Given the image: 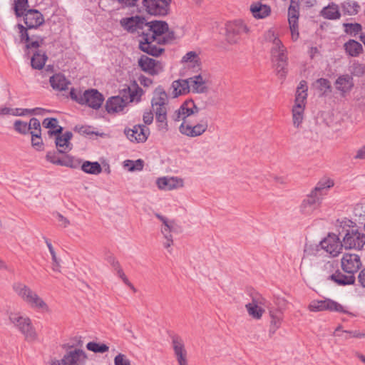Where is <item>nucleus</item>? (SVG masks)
Masks as SVG:
<instances>
[{
	"instance_id": "obj_48",
	"label": "nucleus",
	"mask_w": 365,
	"mask_h": 365,
	"mask_svg": "<svg viewBox=\"0 0 365 365\" xmlns=\"http://www.w3.org/2000/svg\"><path fill=\"white\" fill-rule=\"evenodd\" d=\"M86 349L94 353H105L108 351L109 347L105 344H99L95 341H90L86 344Z\"/></svg>"
},
{
	"instance_id": "obj_26",
	"label": "nucleus",
	"mask_w": 365,
	"mask_h": 365,
	"mask_svg": "<svg viewBox=\"0 0 365 365\" xmlns=\"http://www.w3.org/2000/svg\"><path fill=\"white\" fill-rule=\"evenodd\" d=\"M250 11L256 19H264L269 16L271 9L269 6L261 2H254L250 5Z\"/></svg>"
},
{
	"instance_id": "obj_7",
	"label": "nucleus",
	"mask_w": 365,
	"mask_h": 365,
	"mask_svg": "<svg viewBox=\"0 0 365 365\" xmlns=\"http://www.w3.org/2000/svg\"><path fill=\"white\" fill-rule=\"evenodd\" d=\"M8 318L11 324L17 329L28 341L37 339L38 334L29 317L19 312H8Z\"/></svg>"
},
{
	"instance_id": "obj_43",
	"label": "nucleus",
	"mask_w": 365,
	"mask_h": 365,
	"mask_svg": "<svg viewBox=\"0 0 365 365\" xmlns=\"http://www.w3.org/2000/svg\"><path fill=\"white\" fill-rule=\"evenodd\" d=\"M81 170L86 173L98 175L101 173L102 168L98 162L85 161L81 165Z\"/></svg>"
},
{
	"instance_id": "obj_60",
	"label": "nucleus",
	"mask_w": 365,
	"mask_h": 365,
	"mask_svg": "<svg viewBox=\"0 0 365 365\" xmlns=\"http://www.w3.org/2000/svg\"><path fill=\"white\" fill-rule=\"evenodd\" d=\"M115 365H130L129 359L125 354H118L114 359Z\"/></svg>"
},
{
	"instance_id": "obj_16",
	"label": "nucleus",
	"mask_w": 365,
	"mask_h": 365,
	"mask_svg": "<svg viewBox=\"0 0 365 365\" xmlns=\"http://www.w3.org/2000/svg\"><path fill=\"white\" fill-rule=\"evenodd\" d=\"M171 0H143L146 11L151 15L164 16L168 14Z\"/></svg>"
},
{
	"instance_id": "obj_35",
	"label": "nucleus",
	"mask_w": 365,
	"mask_h": 365,
	"mask_svg": "<svg viewBox=\"0 0 365 365\" xmlns=\"http://www.w3.org/2000/svg\"><path fill=\"white\" fill-rule=\"evenodd\" d=\"M154 43H156V41H145L143 38L140 41L139 46L143 51L150 55L157 56L163 51V49L157 46Z\"/></svg>"
},
{
	"instance_id": "obj_44",
	"label": "nucleus",
	"mask_w": 365,
	"mask_h": 365,
	"mask_svg": "<svg viewBox=\"0 0 365 365\" xmlns=\"http://www.w3.org/2000/svg\"><path fill=\"white\" fill-rule=\"evenodd\" d=\"M47 60V56L44 53L36 52L31 58V64L34 69H41Z\"/></svg>"
},
{
	"instance_id": "obj_51",
	"label": "nucleus",
	"mask_w": 365,
	"mask_h": 365,
	"mask_svg": "<svg viewBox=\"0 0 365 365\" xmlns=\"http://www.w3.org/2000/svg\"><path fill=\"white\" fill-rule=\"evenodd\" d=\"M343 26L344 28V31L350 35H356L358 33H359L362 29L361 25L358 23H344L343 24Z\"/></svg>"
},
{
	"instance_id": "obj_23",
	"label": "nucleus",
	"mask_w": 365,
	"mask_h": 365,
	"mask_svg": "<svg viewBox=\"0 0 365 365\" xmlns=\"http://www.w3.org/2000/svg\"><path fill=\"white\" fill-rule=\"evenodd\" d=\"M152 108L155 114L158 129L163 133L167 132L168 130L167 106H152Z\"/></svg>"
},
{
	"instance_id": "obj_15",
	"label": "nucleus",
	"mask_w": 365,
	"mask_h": 365,
	"mask_svg": "<svg viewBox=\"0 0 365 365\" xmlns=\"http://www.w3.org/2000/svg\"><path fill=\"white\" fill-rule=\"evenodd\" d=\"M128 139L133 143H144L150 135V129L143 124L135 125L133 128L125 129L124 131Z\"/></svg>"
},
{
	"instance_id": "obj_61",
	"label": "nucleus",
	"mask_w": 365,
	"mask_h": 365,
	"mask_svg": "<svg viewBox=\"0 0 365 365\" xmlns=\"http://www.w3.org/2000/svg\"><path fill=\"white\" fill-rule=\"evenodd\" d=\"M143 120L145 125H150L153 121V113L151 110H145L143 115Z\"/></svg>"
},
{
	"instance_id": "obj_58",
	"label": "nucleus",
	"mask_w": 365,
	"mask_h": 365,
	"mask_svg": "<svg viewBox=\"0 0 365 365\" xmlns=\"http://www.w3.org/2000/svg\"><path fill=\"white\" fill-rule=\"evenodd\" d=\"M352 74L356 76H361L365 73V66L362 63H355L352 66Z\"/></svg>"
},
{
	"instance_id": "obj_25",
	"label": "nucleus",
	"mask_w": 365,
	"mask_h": 365,
	"mask_svg": "<svg viewBox=\"0 0 365 365\" xmlns=\"http://www.w3.org/2000/svg\"><path fill=\"white\" fill-rule=\"evenodd\" d=\"M72 133L71 132L56 135L55 143L58 153H66L71 150L72 145L70 143Z\"/></svg>"
},
{
	"instance_id": "obj_17",
	"label": "nucleus",
	"mask_w": 365,
	"mask_h": 365,
	"mask_svg": "<svg viewBox=\"0 0 365 365\" xmlns=\"http://www.w3.org/2000/svg\"><path fill=\"white\" fill-rule=\"evenodd\" d=\"M138 65L143 71L152 76L158 75L163 71V65L160 61L145 55L139 58Z\"/></svg>"
},
{
	"instance_id": "obj_45",
	"label": "nucleus",
	"mask_w": 365,
	"mask_h": 365,
	"mask_svg": "<svg viewBox=\"0 0 365 365\" xmlns=\"http://www.w3.org/2000/svg\"><path fill=\"white\" fill-rule=\"evenodd\" d=\"M324 311L336 312L342 313L346 312V310L344 309V307L337 302L329 298L324 299Z\"/></svg>"
},
{
	"instance_id": "obj_14",
	"label": "nucleus",
	"mask_w": 365,
	"mask_h": 365,
	"mask_svg": "<svg viewBox=\"0 0 365 365\" xmlns=\"http://www.w3.org/2000/svg\"><path fill=\"white\" fill-rule=\"evenodd\" d=\"M342 243L346 250H361L365 245V234L356 229L349 230L343 237Z\"/></svg>"
},
{
	"instance_id": "obj_39",
	"label": "nucleus",
	"mask_w": 365,
	"mask_h": 365,
	"mask_svg": "<svg viewBox=\"0 0 365 365\" xmlns=\"http://www.w3.org/2000/svg\"><path fill=\"white\" fill-rule=\"evenodd\" d=\"M58 122L56 118H47L43 120L42 125L46 128L54 129L53 130H51L48 132V135L50 136H52V135H56L57 134L62 133L63 128L61 126L58 125Z\"/></svg>"
},
{
	"instance_id": "obj_63",
	"label": "nucleus",
	"mask_w": 365,
	"mask_h": 365,
	"mask_svg": "<svg viewBox=\"0 0 365 365\" xmlns=\"http://www.w3.org/2000/svg\"><path fill=\"white\" fill-rule=\"evenodd\" d=\"M356 160H364L365 159V145L359 148L354 156Z\"/></svg>"
},
{
	"instance_id": "obj_49",
	"label": "nucleus",
	"mask_w": 365,
	"mask_h": 365,
	"mask_svg": "<svg viewBox=\"0 0 365 365\" xmlns=\"http://www.w3.org/2000/svg\"><path fill=\"white\" fill-rule=\"evenodd\" d=\"M21 33V38L22 39H26L27 44L26 48H37L40 46L41 43H42L43 40L41 39L40 41H30L29 36L25 30L24 27L22 25H19Z\"/></svg>"
},
{
	"instance_id": "obj_29",
	"label": "nucleus",
	"mask_w": 365,
	"mask_h": 365,
	"mask_svg": "<svg viewBox=\"0 0 365 365\" xmlns=\"http://www.w3.org/2000/svg\"><path fill=\"white\" fill-rule=\"evenodd\" d=\"M339 9L340 6L334 2H331L322 9L320 14L324 19L329 20H337L341 16Z\"/></svg>"
},
{
	"instance_id": "obj_18",
	"label": "nucleus",
	"mask_w": 365,
	"mask_h": 365,
	"mask_svg": "<svg viewBox=\"0 0 365 365\" xmlns=\"http://www.w3.org/2000/svg\"><path fill=\"white\" fill-rule=\"evenodd\" d=\"M361 265L360 257L356 254L345 253L341 259V269L347 274H354Z\"/></svg>"
},
{
	"instance_id": "obj_56",
	"label": "nucleus",
	"mask_w": 365,
	"mask_h": 365,
	"mask_svg": "<svg viewBox=\"0 0 365 365\" xmlns=\"http://www.w3.org/2000/svg\"><path fill=\"white\" fill-rule=\"evenodd\" d=\"M31 144L32 146L36 148L37 150H43V143L41 139V134H33L31 135Z\"/></svg>"
},
{
	"instance_id": "obj_9",
	"label": "nucleus",
	"mask_w": 365,
	"mask_h": 365,
	"mask_svg": "<svg viewBox=\"0 0 365 365\" xmlns=\"http://www.w3.org/2000/svg\"><path fill=\"white\" fill-rule=\"evenodd\" d=\"M70 96L79 104L87 105L93 109H98L104 101L103 95L96 89H88L81 92V91L72 88Z\"/></svg>"
},
{
	"instance_id": "obj_11",
	"label": "nucleus",
	"mask_w": 365,
	"mask_h": 365,
	"mask_svg": "<svg viewBox=\"0 0 365 365\" xmlns=\"http://www.w3.org/2000/svg\"><path fill=\"white\" fill-rule=\"evenodd\" d=\"M250 32V27L240 19L229 21L225 24V38L230 44L237 43L241 34H248Z\"/></svg>"
},
{
	"instance_id": "obj_52",
	"label": "nucleus",
	"mask_w": 365,
	"mask_h": 365,
	"mask_svg": "<svg viewBox=\"0 0 365 365\" xmlns=\"http://www.w3.org/2000/svg\"><path fill=\"white\" fill-rule=\"evenodd\" d=\"M288 304L289 302L287 299L277 297L274 300V304L277 307L274 310L284 314V312L287 309Z\"/></svg>"
},
{
	"instance_id": "obj_37",
	"label": "nucleus",
	"mask_w": 365,
	"mask_h": 365,
	"mask_svg": "<svg viewBox=\"0 0 365 365\" xmlns=\"http://www.w3.org/2000/svg\"><path fill=\"white\" fill-rule=\"evenodd\" d=\"M333 186V180L329 178H324L317 184L311 192L321 199L322 196L326 194L327 190Z\"/></svg>"
},
{
	"instance_id": "obj_4",
	"label": "nucleus",
	"mask_w": 365,
	"mask_h": 365,
	"mask_svg": "<svg viewBox=\"0 0 365 365\" xmlns=\"http://www.w3.org/2000/svg\"><path fill=\"white\" fill-rule=\"evenodd\" d=\"M342 241L334 233H329L319 245H306L304 256H317L320 250L324 251L331 257H336L343 249Z\"/></svg>"
},
{
	"instance_id": "obj_27",
	"label": "nucleus",
	"mask_w": 365,
	"mask_h": 365,
	"mask_svg": "<svg viewBox=\"0 0 365 365\" xmlns=\"http://www.w3.org/2000/svg\"><path fill=\"white\" fill-rule=\"evenodd\" d=\"M269 316L270 318V325L269 334L270 336L274 335L277 329H279L283 322V314L274 310V308H269Z\"/></svg>"
},
{
	"instance_id": "obj_31",
	"label": "nucleus",
	"mask_w": 365,
	"mask_h": 365,
	"mask_svg": "<svg viewBox=\"0 0 365 365\" xmlns=\"http://www.w3.org/2000/svg\"><path fill=\"white\" fill-rule=\"evenodd\" d=\"M189 83L187 79L174 81L170 86L171 95L176 98L179 96L189 93Z\"/></svg>"
},
{
	"instance_id": "obj_28",
	"label": "nucleus",
	"mask_w": 365,
	"mask_h": 365,
	"mask_svg": "<svg viewBox=\"0 0 365 365\" xmlns=\"http://www.w3.org/2000/svg\"><path fill=\"white\" fill-rule=\"evenodd\" d=\"M46 158L48 162L55 165L67 166L73 168H76L78 165V163H74L73 159L70 156H67L63 160H61L58 158L57 153L55 151L48 152L46 153Z\"/></svg>"
},
{
	"instance_id": "obj_24",
	"label": "nucleus",
	"mask_w": 365,
	"mask_h": 365,
	"mask_svg": "<svg viewBox=\"0 0 365 365\" xmlns=\"http://www.w3.org/2000/svg\"><path fill=\"white\" fill-rule=\"evenodd\" d=\"M245 308L249 316L256 320L261 319L265 312L262 302L256 299H252L245 305Z\"/></svg>"
},
{
	"instance_id": "obj_10",
	"label": "nucleus",
	"mask_w": 365,
	"mask_h": 365,
	"mask_svg": "<svg viewBox=\"0 0 365 365\" xmlns=\"http://www.w3.org/2000/svg\"><path fill=\"white\" fill-rule=\"evenodd\" d=\"M285 53L286 48L282 41H277V45L272 46L271 48L272 60L274 63L277 74L281 78L285 77L287 71V57Z\"/></svg>"
},
{
	"instance_id": "obj_2",
	"label": "nucleus",
	"mask_w": 365,
	"mask_h": 365,
	"mask_svg": "<svg viewBox=\"0 0 365 365\" xmlns=\"http://www.w3.org/2000/svg\"><path fill=\"white\" fill-rule=\"evenodd\" d=\"M12 290L31 309L43 314L51 313V308L46 300L27 284L15 282L12 284Z\"/></svg>"
},
{
	"instance_id": "obj_53",
	"label": "nucleus",
	"mask_w": 365,
	"mask_h": 365,
	"mask_svg": "<svg viewBox=\"0 0 365 365\" xmlns=\"http://www.w3.org/2000/svg\"><path fill=\"white\" fill-rule=\"evenodd\" d=\"M28 126L29 131H30L31 135L35 134V133L36 134L41 133V123L37 118H32L30 120Z\"/></svg>"
},
{
	"instance_id": "obj_32",
	"label": "nucleus",
	"mask_w": 365,
	"mask_h": 365,
	"mask_svg": "<svg viewBox=\"0 0 365 365\" xmlns=\"http://www.w3.org/2000/svg\"><path fill=\"white\" fill-rule=\"evenodd\" d=\"M339 6L344 16H356L361 9V6L355 0H345Z\"/></svg>"
},
{
	"instance_id": "obj_34",
	"label": "nucleus",
	"mask_w": 365,
	"mask_h": 365,
	"mask_svg": "<svg viewBox=\"0 0 365 365\" xmlns=\"http://www.w3.org/2000/svg\"><path fill=\"white\" fill-rule=\"evenodd\" d=\"M330 279L336 282L338 285H351L355 282V277L352 274L347 275L336 271L330 276Z\"/></svg>"
},
{
	"instance_id": "obj_19",
	"label": "nucleus",
	"mask_w": 365,
	"mask_h": 365,
	"mask_svg": "<svg viewBox=\"0 0 365 365\" xmlns=\"http://www.w3.org/2000/svg\"><path fill=\"white\" fill-rule=\"evenodd\" d=\"M321 200L319 196L310 192L302 201L299 210L302 215L309 216L319 208Z\"/></svg>"
},
{
	"instance_id": "obj_5",
	"label": "nucleus",
	"mask_w": 365,
	"mask_h": 365,
	"mask_svg": "<svg viewBox=\"0 0 365 365\" xmlns=\"http://www.w3.org/2000/svg\"><path fill=\"white\" fill-rule=\"evenodd\" d=\"M174 38V33L169 31L168 25L165 21H152L147 23L143 40L156 41V43L163 44L168 43Z\"/></svg>"
},
{
	"instance_id": "obj_36",
	"label": "nucleus",
	"mask_w": 365,
	"mask_h": 365,
	"mask_svg": "<svg viewBox=\"0 0 365 365\" xmlns=\"http://www.w3.org/2000/svg\"><path fill=\"white\" fill-rule=\"evenodd\" d=\"M344 48L346 53L352 57L358 56L363 51L362 45L354 39H350L346 42L344 44Z\"/></svg>"
},
{
	"instance_id": "obj_12",
	"label": "nucleus",
	"mask_w": 365,
	"mask_h": 365,
	"mask_svg": "<svg viewBox=\"0 0 365 365\" xmlns=\"http://www.w3.org/2000/svg\"><path fill=\"white\" fill-rule=\"evenodd\" d=\"M156 217L162 222L160 232L163 237V247L169 249L173 245V233L178 231V225L173 220H169L159 214Z\"/></svg>"
},
{
	"instance_id": "obj_33",
	"label": "nucleus",
	"mask_w": 365,
	"mask_h": 365,
	"mask_svg": "<svg viewBox=\"0 0 365 365\" xmlns=\"http://www.w3.org/2000/svg\"><path fill=\"white\" fill-rule=\"evenodd\" d=\"M168 102V95L165 90L161 86L156 88L151 101L152 106H167Z\"/></svg>"
},
{
	"instance_id": "obj_40",
	"label": "nucleus",
	"mask_w": 365,
	"mask_h": 365,
	"mask_svg": "<svg viewBox=\"0 0 365 365\" xmlns=\"http://www.w3.org/2000/svg\"><path fill=\"white\" fill-rule=\"evenodd\" d=\"M304 105L294 104L292 108V123L295 128H299L304 120Z\"/></svg>"
},
{
	"instance_id": "obj_42",
	"label": "nucleus",
	"mask_w": 365,
	"mask_h": 365,
	"mask_svg": "<svg viewBox=\"0 0 365 365\" xmlns=\"http://www.w3.org/2000/svg\"><path fill=\"white\" fill-rule=\"evenodd\" d=\"M46 244L48 249L49 253L51 256V259H52L51 269H52V270L56 272H61V266L60 258H58L57 257L56 252L53 246L52 245L51 242L49 240H46Z\"/></svg>"
},
{
	"instance_id": "obj_21",
	"label": "nucleus",
	"mask_w": 365,
	"mask_h": 365,
	"mask_svg": "<svg viewBox=\"0 0 365 365\" xmlns=\"http://www.w3.org/2000/svg\"><path fill=\"white\" fill-rule=\"evenodd\" d=\"M156 184L160 190L169 191L182 187L184 180L178 177H161L157 179Z\"/></svg>"
},
{
	"instance_id": "obj_47",
	"label": "nucleus",
	"mask_w": 365,
	"mask_h": 365,
	"mask_svg": "<svg viewBox=\"0 0 365 365\" xmlns=\"http://www.w3.org/2000/svg\"><path fill=\"white\" fill-rule=\"evenodd\" d=\"M123 166L130 172L140 171L143 169L144 162L141 159L135 161L127 160L124 161Z\"/></svg>"
},
{
	"instance_id": "obj_62",
	"label": "nucleus",
	"mask_w": 365,
	"mask_h": 365,
	"mask_svg": "<svg viewBox=\"0 0 365 365\" xmlns=\"http://www.w3.org/2000/svg\"><path fill=\"white\" fill-rule=\"evenodd\" d=\"M289 27L292 34V38L294 41H296L299 37L298 26L297 24H289Z\"/></svg>"
},
{
	"instance_id": "obj_57",
	"label": "nucleus",
	"mask_w": 365,
	"mask_h": 365,
	"mask_svg": "<svg viewBox=\"0 0 365 365\" xmlns=\"http://www.w3.org/2000/svg\"><path fill=\"white\" fill-rule=\"evenodd\" d=\"M298 16L299 12L297 9L294 6L291 5L288 9L289 24H297Z\"/></svg>"
},
{
	"instance_id": "obj_22",
	"label": "nucleus",
	"mask_w": 365,
	"mask_h": 365,
	"mask_svg": "<svg viewBox=\"0 0 365 365\" xmlns=\"http://www.w3.org/2000/svg\"><path fill=\"white\" fill-rule=\"evenodd\" d=\"M189 91L195 93H204L208 90L206 79L201 75H196L187 78Z\"/></svg>"
},
{
	"instance_id": "obj_38",
	"label": "nucleus",
	"mask_w": 365,
	"mask_h": 365,
	"mask_svg": "<svg viewBox=\"0 0 365 365\" xmlns=\"http://www.w3.org/2000/svg\"><path fill=\"white\" fill-rule=\"evenodd\" d=\"M51 86L53 89L65 91L68 89L70 82L61 74H56L50 78Z\"/></svg>"
},
{
	"instance_id": "obj_13",
	"label": "nucleus",
	"mask_w": 365,
	"mask_h": 365,
	"mask_svg": "<svg viewBox=\"0 0 365 365\" xmlns=\"http://www.w3.org/2000/svg\"><path fill=\"white\" fill-rule=\"evenodd\" d=\"M147 21L145 18L135 16L130 17L123 18L120 21L121 26L130 33H138L143 36L146 29Z\"/></svg>"
},
{
	"instance_id": "obj_8",
	"label": "nucleus",
	"mask_w": 365,
	"mask_h": 365,
	"mask_svg": "<svg viewBox=\"0 0 365 365\" xmlns=\"http://www.w3.org/2000/svg\"><path fill=\"white\" fill-rule=\"evenodd\" d=\"M14 10L17 16H24L28 29L37 28L44 22L43 15L36 9L27 10L28 0H15Z\"/></svg>"
},
{
	"instance_id": "obj_64",
	"label": "nucleus",
	"mask_w": 365,
	"mask_h": 365,
	"mask_svg": "<svg viewBox=\"0 0 365 365\" xmlns=\"http://www.w3.org/2000/svg\"><path fill=\"white\" fill-rule=\"evenodd\" d=\"M138 80L140 83L145 87H149L153 84V81L145 76H140Z\"/></svg>"
},
{
	"instance_id": "obj_6",
	"label": "nucleus",
	"mask_w": 365,
	"mask_h": 365,
	"mask_svg": "<svg viewBox=\"0 0 365 365\" xmlns=\"http://www.w3.org/2000/svg\"><path fill=\"white\" fill-rule=\"evenodd\" d=\"M65 351L61 358L51 359L49 365H86L88 361V354L82 349L73 346L65 345Z\"/></svg>"
},
{
	"instance_id": "obj_55",
	"label": "nucleus",
	"mask_w": 365,
	"mask_h": 365,
	"mask_svg": "<svg viewBox=\"0 0 365 365\" xmlns=\"http://www.w3.org/2000/svg\"><path fill=\"white\" fill-rule=\"evenodd\" d=\"M16 131L21 134H27L29 133L28 123L20 120H17L14 123Z\"/></svg>"
},
{
	"instance_id": "obj_30",
	"label": "nucleus",
	"mask_w": 365,
	"mask_h": 365,
	"mask_svg": "<svg viewBox=\"0 0 365 365\" xmlns=\"http://www.w3.org/2000/svg\"><path fill=\"white\" fill-rule=\"evenodd\" d=\"M354 86L353 78L349 74L339 76L335 81L336 90L341 93L349 92Z\"/></svg>"
},
{
	"instance_id": "obj_20",
	"label": "nucleus",
	"mask_w": 365,
	"mask_h": 365,
	"mask_svg": "<svg viewBox=\"0 0 365 365\" xmlns=\"http://www.w3.org/2000/svg\"><path fill=\"white\" fill-rule=\"evenodd\" d=\"M172 345L178 365H188L187 352L182 339L180 337H174Z\"/></svg>"
},
{
	"instance_id": "obj_59",
	"label": "nucleus",
	"mask_w": 365,
	"mask_h": 365,
	"mask_svg": "<svg viewBox=\"0 0 365 365\" xmlns=\"http://www.w3.org/2000/svg\"><path fill=\"white\" fill-rule=\"evenodd\" d=\"M316 83L318 88L324 93H326L327 91H329L331 88L330 82L327 79L319 78L317 81Z\"/></svg>"
},
{
	"instance_id": "obj_3",
	"label": "nucleus",
	"mask_w": 365,
	"mask_h": 365,
	"mask_svg": "<svg viewBox=\"0 0 365 365\" xmlns=\"http://www.w3.org/2000/svg\"><path fill=\"white\" fill-rule=\"evenodd\" d=\"M143 93V89L134 81L120 91V96L108 98L106 104V110L109 113L122 111L129 102H139Z\"/></svg>"
},
{
	"instance_id": "obj_1",
	"label": "nucleus",
	"mask_w": 365,
	"mask_h": 365,
	"mask_svg": "<svg viewBox=\"0 0 365 365\" xmlns=\"http://www.w3.org/2000/svg\"><path fill=\"white\" fill-rule=\"evenodd\" d=\"M200 109L192 99L184 101L178 109H177L172 118L175 121H182L179 126V131L181 134L190 137L196 138L203 135L208 129V120L202 118L197 120L195 114L198 113Z\"/></svg>"
},
{
	"instance_id": "obj_54",
	"label": "nucleus",
	"mask_w": 365,
	"mask_h": 365,
	"mask_svg": "<svg viewBox=\"0 0 365 365\" xmlns=\"http://www.w3.org/2000/svg\"><path fill=\"white\" fill-rule=\"evenodd\" d=\"M308 309L312 312H324V301L323 300H312L308 305Z\"/></svg>"
},
{
	"instance_id": "obj_46",
	"label": "nucleus",
	"mask_w": 365,
	"mask_h": 365,
	"mask_svg": "<svg viewBox=\"0 0 365 365\" xmlns=\"http://www.w3.org/2000/svg\"><path fill=\"white\" fill-rule=\"evenodd\" d=\"M182 62L187 63V66L199 67V56L195 51H189L182 57Z\"/></svg>"
},
{
	"instance_id": "obj_50",
	"label": "nucleus",
	"mask_w": 365,
	"mask_h": 365,
	"mask_svg": "<svg viewBox=\"0 0 365 365\" xmlns=\"http://www.w3.org/2000/svg\"><path fill=\"white\" fill-rule=\"evenodd\" d=\"M264 38L266 41L272 42V46L277 45V41H281L279 39V34L275 27H272L266 31Z\"/></svg>"
},
{
	"instance_id": "obj_41",
	"label": "nucleus",
	"mask_w": 365,
	"mask_h": 365,
	"mask_svg": "<svg viewBox=\"0 0 365 365\" xmlns=\"http://www.w3.org/2000/svg\"><path fill=\"white\" fill-rule=\"evenodd\" d=\"M307 97V86L304 81H300L296 92L295 104L304 105Z\"/></svg>"
}]
</instances>
